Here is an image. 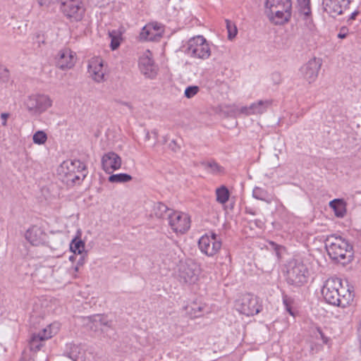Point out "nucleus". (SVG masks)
<instances>
[{"label": "nucleus", "mask_w": 361, "mask_h": 361, "mask_svg": "<svg viewBox=\"0 0 361 361\" xmlns=\"http://www.w3.org/2000/svg\"><path fill=\"white\" fill-rule=\"evenodd\" d=\"M345 291L342 287L341 280L338 278H331L326 281L322 289V294L325 301L334 306L344 308L348 306L353 300V295L348 289L346 293L341 294Z\"/></svg>", "instance_id": "nucleus-1"}, {"label": "nucleus", "mask_w": 361, "mask_h": 361, "mask_svg": "<svg viewBox=\"0 0 361 361\" xmlns=\"http://www.w3.org/2000/svg\"><path fill=\"white\" fill-rule=\"evenodd\" d=\"M325 247L331 259L343 265L353 258V245L341 236H328L325 240Z\"/></svg>", "instance_id": "nucleus-2"}, {"label": "nucleus", "mask_w": 361, "mask_h": 361, "mask_svg": "<svg viewBox=\"0 0 361 361\" xmlns=\"http://www.w3.org/2000/svg\"><path fill=\"white\" fill-rule=\"evenodd\" d=\"M308 269L300 260L293 259L288 262L286 281L289 285L301 286L307 281Z\"/></svg>", "instance_id": "nucleus-3"}, {"label": "nucleus", "mask_w": 361, "mask_h": 361, "mask_svg": "<svg viewBox=\"0 0 361 361\" xmlns=\"http://www.w3.org/2000/svg\"><path fill=\"white\" fill-rule=\"evenodd\" d=\"M201 269L200 265L191 259L181 262L178 266V280L181 283L194 284L198 281Z\"/></svg>", "instance_id": "nucleus-4"}, {"label": "nucleus", "mask_w": 361, "mask_h": 361, "mask_svg": "<svg viewBox=\"0 0 361 361\" xmlns=\"http://www.w3.org/2000/svg\"><path fill=\"white\" fill-rule=\"evenodd\" d=\"M184 52L191 57L206 59L211 55L209 45L206 39L198 35L190 39Z\"/></svg>", "instance_id": "nucleus-5"}, {"label": "nucleus", "mask_w": 361, "mask_h": 361, "mask_svg": "<svg viewBox=\"0 0 361 361\" xmlns=\"http://www.w3.org/2000/svg\"><path fill=\"white\" fill-rule=\"evenodd\" d=\"M265 9V13L269 21L274 25H281L287 23L292 16V2L289 4Z\"/></svg>", "instance_id": "nucleus-6"}, {"label": "nucleus", "mask_w": 361, "mask_h": 361, "mask_svg": "<svg viewBox=\"0 0 361 361\" xmlns=\"http://www.w3.org/2000/svg\"><path fill=\"white\" fill-rule=\"evenodd\" d=\"M52 104L49 96L45 94H32L25 101L27 111L33 114H41L46 111Z\"/></svg>", "instance_id": "nucleus-7"}, {"label": "nucleus", "mask_w": 361, "mask_h": 361, "mask_svg": "<svg viewBox=\"0 0 361 361\" xmlns=\"http://www.w3.org/2000/svg\"><path fill=\"white\" fill-rule=\"evenodd\" d=\"M60 4L61 11L71 21L78 22L82 20L85 8L80 0H63Z\"/></svg>", "instance_id": "nucleus-8"}, {"label": "nucleus", "mask_w": 361, "mask_h": 361, "mask_svg": "<svg viewBox=\"0 0 361 361\" xmlns=\"http://www.w3.org/2000/svg\"><path fill=\"white\" fill-rule=\"evenodd\" d=\"M167 220L169 226L176 233H185L190 227V217L181 212L174 210L170 212Z\"/></svg>", "instance_id": "nucleus-9"}, {"label": "nucleus", "mask_w": 361, "mask_h": 361, "mask_svg": "<svg viewBox=\"0 0 361 361\" xmlns=\"http://www.w3.org/2000/svg\"><path fill=\"white\" fill-rule=\"evenodd\" d=\"M235 305L237 310L246 316H253L260 311V305L257 298L250 294L243 295L237 301Z\"/></svg>", "instance_id": "nucleus-10"}, {"label": "nucleus", "mask_w": 361, "mask_h": 361, "mask_svg": "<svg viewBox=\"0 0 361 361\" xmlns=\"http://www.w3.org/2000/svg\"><path fill=\"white\" fill-rule=\"evenodd\" d=\"M350 2V0H322V7L324 12L336 18L343 13V11L348 8Z\"/></svg>", "instance_id": "nucleus-11"}, {"label": "nucleus", "mask_w": 361, "mask_h": 361, "mask_svg": "<svg viewBox=\"0 0 361 361\" xmlns=\"http://www.w3.org/2000/svg\"><path fill=\"white\" fill-rule=\"evenodd\" d=\"M76 62V54L68 48L61 49L56 57V66L61 70L72 68Z\"/></svg>", "instance_id": "nucleus-12"}, {"label": "nucleus", "mask_w": 361, "mask_h": 361, "mask_svg": "<svg viewBox=\"0 0 361 361\" xmlns=\"http://www.w3.org/2000/svg\"><path fill=\"white\" fill-rule=\"evenodd\" d=\"M321 66L319 59H312L300 68L301 74L309 83H312L317 79Z\"/></svg>", "instance_id": "nucleus-13"}, {"label": "nucleus", "mask_w": 361, "mask_h": 361, "mask_svg": "<svg viewBox=\"0 0 361 361\" xmlns=\"http://www.w3.org/2000/svg\"><path fill=\"white\" fill-rule=\"evenodd\" d=\"M221 242H213L208 234L202 235L198 241V246L201 252L209 257L216 255L221 249Z\"/></svg>", "instance_id": "nucleus-14"}, {"label": "nucleus", "mask_w": 361, "mask_h": 361, "mask_svg": "<svg viewBox=\"0 0 361 361\" xmlns=\"http://www.w3.org/2000/svg\"><path fill=\"white\" fill-rule=\"evenodd\" d=\"M102 166L106 173H111L121 168V158L114 152H107L102 158Z\"/></svg>", "instance_id": "nucleus-15"}, {"label": "nucleus", "mask_w": 361, "mask_h": 361, "mask_svg": "<svg viewBox=\"0 0 361 361\" xmlns=\"http://www.w3.org/2000/svg\"><path fill=\"white\" fill-rule=\"evenodd\" d=\"M59 171L61 173H82V179H85L87 176L85 164L78 159L63 161L60 166Z\"/></svg>", "instance_id": "nucleus-16"}, {"label": "nucleus", "mask_w": 361, "mask_h": 361, "mask_svg": "<svg viewBox=\"0 0 361 361\" xmlns=\"http://www.w3.org/2000/svg\"><path fill=\"white\" fill-rule=\"evenodd\" d=\"M139 68L147 78H154L157 73V68L153 59L148 55H143L139 59Z\"/></svg>", "instance_id": "nucleus-17"}, {"label": "nucleus", "mask_w": 361, "mask_h": 361, "mask_svg": "<svg viewBox=\"0 0 361 361\" xmlns=\"http://www.w3.org/2000/svg\"><path fill=\"white\" fill-rule=\"evenodd\" d=\"M25 236L31 245L39 246L44 243L47 235L40 227L33 226L26 231Z\"/></svg>", "instance_id": "nucleus-18"}, {"label": "nucleus", "mask_w": 361, "mask_h": 361, "mask_svg": "<svg viewBox=\"0 0 361 361\" xmlns=\"http://www.w3.org/2000/svg\"><path fill=\"white\" fill-rule=\"evenodd\" d=\"M88 73L94 80L101 82L104 76L102 60L99 59L92 60L88 65Z\"/></svg>", "instance_id": "nucleus-19"}, {"label": "nucleus", "mask_w": 361, "mask_h": 361, "mask_svg": "<svg viewBox=\"0 0 361 361\" xmlns=\"http://www.w3.org/2000/svg\"><path fill=\"white\" fill-rule=\"evenodd\" d=\"M270 104L271 102L269 100H259L256 103H252L249 106L241 107L240 111L246 115L262 114L267 111Z\"/></svg>", "instance_id": "nucleus-20"}, {"label": "nucleus", "mask_w": 361, "mask_h": 361, "mask_svg": "<svg viewBox=\"0 0 361 361\" xmlns=\"http://www.w3.org/2000/svg\"><path fill=\"white\" fill-rule=\"evenodd\" d=\"M63 355L71 359L73 361H84L85 352L81 348L73 343L66 345Z\"/></svg>", "instance_id": "nucleus-21"}, {"label": "nucleus", "mask_w": 361, "mask_h": 361, "mask_svg": "<svg viewBox=\"0 0 361 361\" xmlns=\"http://www.w3.org/2000/svg\"><path fill=\"white\" fill-rule=\"evenodd\" d=\"M173 209L169 208L165 204L158 202L154 203L152 209L153 215L157 219H168V214Z\"/></svg>", "instance_id": "nucleus-22"}, {"label": "nucleus", "mask_w": 361, "mask_h": 361, "mask_svg": "<svg viewBox=\"0 0 361 361\" xmlns=\"http://www.w3.org/2000/svg\"><path fill=\"white\" fill-rule=\"evenodd\" d=\"M59 324L54 322L47 326V327L44 328L42 331L37 334L39 335L45 341L46 340L49 339L56 335L59 332Z\"/></svg>", "instance_id": "nucleus-23"}, {"label": "nucleus", "mask_w": 361, "mask_h": 361, "mask_svg": "<svg viewBox=\"0 0 361 361\" xmlns=\"http://www.w3.org/2000/svg\"><path fill=\"white\" fill-rule=\"evenodd\" d=\"M202 164L207 171L214 175H223L226 173L224 167L219 164L215 160L212 159L202 162Z\"/></svg>", "instance_id": "nucleus-24"}, {"label": "nucleus", "mask_w": 361, "mask_h": 361, "mask_svg": "<svg viewBox=\"0 0 361 361\" xmlns=\"http://www.w3.org/2000/svg\"><path fill=\"white\" fill-rule=\"evenodd\" d=\"M140 39L145 41H156L161 37L160 32H154L152 30L151 25H145L140 35Z\"/></svg>", "instance_id": "nucleus-25"}, {"label": "nucleus", "mask_w": 361, "mask_h": 361, "mask_svg": "<svg viewBox=\"0 0 361 361\" xmlns=\"http://www.w3.org/2000/svg\"><path fill=\"white\" fill-rule=\"evenodd\" d=\"M329 205L334 209L337 217H343L345 214V204L343 200L335 199L330 202Z\"/></svg>", "instance_id": "nucleus-26"}, {"label": "nucleus", "mask_w": 361, "mask_h": 361, "mask_svg": "<svg viewBox=\"0 0 361 361\" xmlns=\"http://www.w3.org/2000/svg\"><path fill=\"white\" fill-rule=\"evenodd\" d=\"M44 341L37 333L32 334L29 340L30 350L32 352H37L44 346Z\"/></svg>", "instance_id": "nucleus-27"}, {"label": "nucleus", "mask_w": 361, "mask_h": 361, "mask_svg": "<svg viewBox=\"0 0 361 361\" xmlns=\"http://www.w3.org/2000/svg\"><path fill=\"white\" fill-rule=\"evenodd\" d=\"M252 196L257 200L264 201L267 203H270L271 201V198L269 192L259 187H255L252 191Z\"/></svg>", "instance_id": "nucleus-28"}, {"label": "nucleus", "mask_w": 361, "mask_h": 361, "mask_svg": "<svg viewBox=\"0 0 361 361\" xmlns=\"http://www.w3.org/2000/svg\"><path fill=\"white\" fill-rule=\"evenodd\" d=\"M216 201L225 204L229 199L230 192L225 185H221L216 190Z\"/></svg>", "instance_id": "nucleus-29"}, {"label": "nucleus", "mask_w": 361, "mask_h": 361, "mask_svg": "<svg viewBox=\"0 0 361 361\" xmlns=\"http://www.w3.org/2000/svg\"><path fill=\"white\" fill-rule=\"evenodd\" d=\"M70 250L74 254H82L85 250V242L78 237L74 238L70 244Z\"/></svg>", "instance_id": "nucleus-30"}, {"label": "nucleus", "mask_w": 361, "mask_h": 361, "mask_svg": "<svg viewBox=\"0 0 361 361\" xmlns=\"http://www.w3.org/2000/svg\"><path fill=\"white\" fill-rule=\"evenodd\" d=\"M109 35L111 38L110 47L111 50L117 49L120 47L122 40L121 32L114 30L109 32Z\"/></svg>", "instance_id": "nucleus-31"}, {"label": "nucleus", "mask_w": 361, "mask_h": 361, "mask_svg": "<svg viewBox=\"0 0 361 361\" xmlns=\"http://www.w3.org/2000/svg\"><path fill=\"white\" fill-rule=\"evenodd\" d=\"M133 179V177L128 173H116L112 174L108 178V180L110 183H124L130 181Z\"/></svg>", "instance_id": "nucleus-32"}, {"label": "nucleus", "mask_w": 361, "mask_h": 361, "mask_svg": "<svg viewBox=\"0 0 361 361\" xmlns=\"http://www.w3.org/2000/svg\"><path fill=\"white\" fill-rule=\"evenodd\" d=\"M283 303L286 310L291 315L295 316V313L293 309L294 299L286 294H283Z\"/></svg>", "instance_id": "nucleus-33"}, {"label": "nucleus", "mask_w": 361, "mask_h": 361, "mask_svg": "<svg viewBox=\"0 0 361 361\" xmlns=\"http://www.w3.org/2000/svg\"><path fill=\"white\" fill-rule=\"evenodd\" d=\"M300 6V12L307 19L311 16L310 0H298Z\"/></svg>", "instance_id": "nucleus-34"}, {"label": "nucleus", "mask_w": 361, "mask_h": 361, "mask_svg": "<svg viewBox=\"0 0 361 361\" xmlns=\"http://www.w3.org/2000/svg\"><path fill=\"white\" fill-rule=\"evenodd\" d=\"M291 2H292V0H265L264 7H265V9H268L270 8H273V7L281 6V5H283L284 7H286V6L284 5L285 4H287V3L289 4Z\"/></svg>", "instance_id": "nucleus-35"}, {"label": "nucleus", "mask_w": 361, "mask_h": 361, "mask_svg": "<svg viewBox=\"0 0 361 361\" xmlns=\"http://www.w3.org/2000/svg\"><path fill=\"white\" fill-rule=\"evenodd\" d=\"M32 140L35 144L43 145L47 140V135L44 131L38 130L33 135Z\"/></svg>", "instance_id": "nucleus-36"}, {"label": "nucleus", "mask_w": 361, "mask_h": 361, "mask_svg": "<svg viewBox=\"0 0 361 361\" xmlns=\"http://www.w3.org/2000/svg\"><path fill=\"white\" fill-rule=\"evenodd\" d=\"M226 28L228 30V39H233L238 33V29L234 23L229 20H226Z\"/></svg>", "instance_id": "nucleus-37"}, {"label": "nucleus", "mask_w": 361, "mask_h": 361, "mask_svg": "<svg viewBox=\"0 0 361 361\" xmlns=\"http://www.w3.org/2000/svg\"><path fill=\"white\" fill-rule=\"evenodd\" d=\"M217 260L221 264L228 265L231 262V257L229 252L225 250L217 257Z\"/></svg>", "instance_id": "nucleus-38"}, {"label": "nucleus", "mask_w": 361, "mask_h": 361, "mask_svg": "<svg viewBox=\"0 0 361 361\" xmlns=\"http://www.w3.org/2000/svg\"><path fill=\"white\" fill-rule=\"evenodd\" d=\"M200 91V87L197 85L188 86L185 88L184 95L186 98L190 99L196 95Z\"/></svg>", "instance_id": "nucleus-39"}, {"label": "nucleus", "mask_w": 361, "mask_h": 361, "mask_svg": "<svg viewBox=\"0 0 361 361\" xmlns=\"http://www.w3.org/2000/svg\"><path fill=\"white\" fill-rule=\"evenodd\" d=\"M10 78V73L7 68L0 64V82H7Z\"/></svg>", "instance_id": "nucleus-40"}, {"label": "nucleus", "mask_w": 361, "mask_h": 361, "mask_svg": "<svg viewBox=\"0 0 361 361\" xmlns=\"http://www.w3.org/2000/svg\"><path fill=\"white\" fill-rule=\"evenodd\" d=\"M86 256H87V252H86L83 255L81 254L80 258L78 259V260L77 262V264L74 267L75 271H78V269H79V267L83 266V264L85 262Z\"/></svg>", "instance_id": "nucleus-41"}, {"label": "nucleus", "mask_w": 361, "mask_h": 361, "mask_svg": "<svg viewBox=\"0 0 361 361\" xmlns=\"http://www.w3.org/2000/svg\"><path fill=\"white\" fill-rule=\"evenodd\" d=\"M349 30L346 26L341 27L339 32L337 35L338 38L345 39L348 35Z\"/></svg>", "instance_id": "nucleus-42"}, {"label": "nucleus", "mask_w": 361, "mask_h": 361, "mask_svg": "<svg viewBox=\"0 0 361 361\" xmlns=\"http://www.w3.org/2000/svg\"><path fill=\"white\" fill-rule=\"evenodd\" d=\"M39 6H49L52 4L59 3L61 0H37Z\"/></svg>", "instance_id": "nucleus-43"}, {"label": "nucleus", "mask_w": 361, "mask_h": 361, "mask_svg": "<svg viewBox=\"0 0 361 361\" xmlns=\"http://www.w3.org/2000/svg\"><path fill=\"white\" fill-rule=\"evenodd\" d=\"M204 306L202 305H198L197 304H194V306L192 307V310L194 311V314H195V317H200V314H197V312H202L204 309Z\"/></svg>", "instance_id": "nucleus-44"}, {"label": "nucleus", "mask_w": 361, "mask_h": 361, "mask_svg": "<svg viewBox=\"0 0 361 361\" xmlns=\"http://www.w3.org/2000/svg\"><path fill=\"white\" fill-rule=\"evenodd\" d=\"M151 25V28H152V30L154 32H160L161 34V32H163V27L160 25V24H158V23H154V24H152L150 25Z\"/></svg>", "instance_id": "nucleus-45"}, {"label": "nucleus", "mask_w": 361, "mask_h": 361, "mask_svg": "<svg viewBox=\"0 0 361 361\" xmlns=\"http://www.w3.org/2000/svg\"><path fill=\"white\" fill-rule=\"evenodd\" d=\"M10 114L9 113H2L1 114V125L3 126H7V119L10 117Z\"/></svg>", "instance_id": "nucleus-46"}, {"label": "nucleus", "mask_w": 361, "mask_h": 361, "mask_svg": "<svg viewBox=\"0 0 361 361\" xmlns=\"http://www.w3.org/2000/svg\"><path fill=\"white\" fill-rule=\"evenodd\" d=\"M317 332L319 333V337L322 340L323 343L324 344H327L329 339L324 335L321 328H317Z\"/></svg>", "instance_id": "nucleus-47"}, {"label": "nucleus", "mask_w": 361, "mask_h": 361, "mask_svg": "<svg viewBox=\"0 0 361 361\" xmlns=\"http://www.w3.org/2000/svg\"><path fill=\"white\" fill-rule=\"evenodd\" d=\"M269 245H271V248H273L275 250L276 255L278 257H280L279 250L281 247L272 241L269 242Z\"/></svg>", "instance_id": "nucleus-48"}, {"label": "nucleus", "mask_w": 361, "mask_h": 361, "mask_svg": "<svg viewBox=\"0 0 361 361\" xmlns=\"http://www.w3.org/2000/svg\"><path fill=\"white\" fill-rule=\"evenodd\" d=\"M82 173H75V176H74L73 179H72V183L73 184H80V180H82Z\"/></svg>", "instance_id": "nucleus-49"}, {"label": "nucleus", "mask_w": 361, "mask_h": 361, "mask_svg": "<svg viewBox=\"0 0 361 361\" xmlns=\"http://www.w3.org/2000/svg\"><path fill=\"white\" fill-rule=\"evenodd\" d=\"M67 178V181H71L76 173H63Z\"/></svg>", "instance_id": "nucleus-50"}, {"label": "nucleus", "mask_w": 361, "mask_h": 361, "mask_svg": "<svg viewBox=\"0 0 361 361\" xmlns=\"http://www.w3.org/2000/svg\"><path fill=\"white\" fill-rule=\"evenodd\" d=\"M209 238L212 239L213 242H221V240L218 238V235L214 232L211 233V235H209Z\"/></svg>", "instance_id": "nucleus-51"}, {"label": "nucleus", "mask_w": 361, "mask_h": 361, "mask_svg": "<svg viewBox=\"0 0 361 361\" xmlns=\"http://www.w3.org/2000/svg\"><path fill=\"white\" fill-rule=\"evenodd\" d=\"M359 13H360V11H357V10L355 11L354 12H353L351 13V15L350 16V17H349V18L348 20V22H349L350 20H355Z\"/></svg>", "instance_id": "nucleus-52"}, {"label": "nucleus", "mask_w": 361, "mask_h": 361, "mask_svg": "<svg viewBox=\"0 0 361 361\" xmlns=\"http://www.w3.org/2000/svg\"><path fill=\"white\" fill-rule=\"evenodd\" d=\"M272 78L274 80L276 83H279L280 82L281 75L279 73H274L272 74Z\"/></svg>", "instance_id": "nucleus-53"}, {"label": "nucleus", "mask_w": 361, "mask_h": 361, "mask_svg": "<svg viewBox=\"0 0 361 361\" xmlns=\"http://www.w3.org/2000/svg\"><path fill=\"white\" fill-rule=\"evenodd\" d=\"M94 321L95 322H99L101 324H104V325H108L109 324V322H102V318L100 315H97L96 317V318L94 319Z\"/></svg>", "instance_id": "nucleus-54"}, {"label": "nucleus", "mask_w": 361, "mask_h": 361, "mask_svg": "<svg viewBox=\"0 0 361 361\" xmlns=\"http://www.w3.org/2000/svg\"><path fill=\"white\" fill-rule=\"evenodd\" d=\"M245 212L247 214H250L252 215H256V211L252 208H248V207H246L245 208Z\"/></svg>", "instance_id": "nucleus-55"}, {"label": "nucleus", "mask_w": 361, "mask_h": 361, "mask_svg": "<svg viewBox=\"0 0 361 361\" xmlns=\"http://www.w3.org/2000/svg\"><path fill=\"white\" fill-rule=\"evenodd\" d=\"M89 2L94 6L98 5L102 0H88Z\"/></svg>", "instance_id": "nucleus-56"}, {"label": "nucleus", "mask_w": 361, "mask_h": 361, "mask_svg": "<svg viewBox=\"0 0 361 361\" xmlns=\"http://www.w3.org/2000/svg\"><path fill=\"white\" fill-rule=\"evenodd\" d=\"M120 103H121V104H123V105H125V106H126L129 107V108H131V105H130V103H128V102H121Z\"/></svg>", "instance_id": "nucleus-57"}, {"label": "nucleus", "mask_w": 361, "mask_h": 361, "mask_svg": "<svg viewBox=\"0 0 361 361\" xmlns=\"http://www.w3.org/2000/svg\"><path fill=\"white\" fill-rule=\"evenodd\" d=\"M69 259H70L71 261H73V260L75 259V257H74V256H71V257H69Z\"/></svg>", "instance_id": "nucleus-58"}, {"label": "nucleus", "mask_w": 361, "mask_h": 361, "mask_svg": "<svg viewBox=\"0 0 361 361\" xmlns=\"http://www.w3.org/2000/svg\"><path fill=\"white\" fill-rule=\"evenodd\" d=\"M171 143H173V144L176 145V142H175L174 140H173V141L171 142Z\"/></svg>", "instance_id": "nucleus-59"}, {"label": "nucleus", "mask_w": 361, "mask_h": 361, "mask_svg": "<svg viewBox=\"0 0 361 361\" xmlns=\"http://www.w3.org/2000/svg\"><path fill=\"white\" fill-rule=\"evenodd\" d=\"M147 138L149 139V133L147 134Z\"/></svg>", "instance_id": "nucleus-60"}]
</instances>
